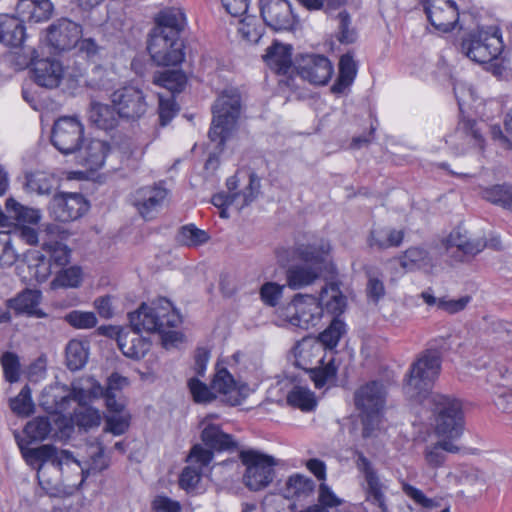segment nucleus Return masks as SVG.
<instances>
[{
  "instance_id": "a211bd4d",
  "label": "nucleus",
  "mask_w": 512,
  "mask_h": 512,
  "mask_svg": "<svg viewBox=\"0 0 512 512\" xmlns=\"http://www.w3.org/2000/svg\"><path fill=\"white\" fill-rule=\"evenodd\" d=\"M355 456L357 457L356 467L363 474L366 482V500L377 506L381 512H391L386 503L383 484L371 461L361 451H356Z\"/></svg>"
},
{
  "instance_id": "f03ea898",
  "label": "nucleus",
  "mask_w": 512,
  "mask_h": 512,
  "mask_svg": "<svg viewBox=\"0 0 512 512\" xmlns=\"http://www.w3.org/2000/svg\"><path fill=\"white\" fill-rule=\"evenodd\" d=\"M441 362V353L437 349H426L417 356L404 379L403 391L408 399L417 403L429 399L441 372Z\"/></svg>"
},
{
  "instance_id": "6ab92c4d",
  "label": "nucleus",
  "mask_w": 512,
  "mask_h": 512,
  "mask_svg": "<svg viewBox=\"0 0 512 512\" xmlns=\"http://www.w3.org/2000/svg\"><path fill=\"white\" fill-rule=\"evenodd\" d=\"M213 460V453L210 450L205 449L201 444H195L188 456L186 466L179 477V486L189 491L196 487L199 483L203 471Z\"/></svg>"
},
{
  "instance_id": "2eb2a0df",
  "label": "nucleus",
  "mask_w": 512,
  "mask_h": 512,
  "mask_svg": "<svg viewBox=\"0 0 512 512\" xmlns=\"http://www.w3.org/2000/svg\"><path fill=\"white\" fill-rule=\"evenodd\" d=\"M110 99L120 118L137 120L146 113L148 108L143 91L131 85L116 89Z\"/></svg>"
},
{
  "instance_id": "423d86ee",
  "label": "nucleus",
  "mask_w": 512,
  "mask_h": 512,
  "mask_svg": "<svg viewBox=\"0 0 512 512\" xmlns=\"http://www.w3.org/2000/svg\"><path fill=\"white\" fill-rule=\"evenodd\" d=\"M386 390L382 382L370 381L354 392V404L360 411L362 437L370 438L379 428L381 411L385 405Z\"/></svg>"
},
{
  "instance_id": "473e14b6",
  "label": "nucleus",
  "mask_w": 512,
  "mask_h": 512,
  "mask_svg": "<svg viewBox=\"0 0 512 512\" xmlns=\"http://www.w3.org/2000/svg\"><path fill=\"white\" fill-rule=\"evenodd\" d=\"M155 24L153 29H161L164 34L179 37L185 25V15L180 8H165L157 14Z\"/></svg>"
},
{
  "instance_id": "e433bc0d",
  "label": "nucleus",
  "mask_w": 512,
  "mask_h": 512,
  "mask_svg": "<svg viewBox=\"0 0 512 512\" xmlns=\"http://www.w3.org/2000/svg\"><path fill=\"white\" fill-rule=\"evenodd\" d=\"M118 114L114 106L92 102L89 110V120L102 130H112L118 124Z\"/></svg>"
},
{
  "instance_id": "13d9d810",
  "label": "nucleus",
  "mask_w": 512,
  "mask_h": 512,
  "mask_svg": "<svg viewBox=\"0 0 512 512\" xmlns=\"http://www.w3.org/2000/svg\"><path fill=\"white\" fill-rule=\"evenodd\" d=\"M336 20L338 22L337 39L339 42L343 44H351L355 42L357 34L351 27L350 15L346 11H341L338 13Z\"/></svg>"
},
{
  "instance_id": "72a5a7b5",
  "label": "nucleus",
  "mask_w": 512,
  "mask_h": 512,
  "mask_svg": "<svg viewBox=\"0 0 512 512\" xmlns=\"http://www.w3.org/2000/svg\"><path fill=\"white\" fill-rule=\"evenodd\" d=\"M105 449L103 437H98L87 445L88 467L87 469L81 467L84 477L100 473L109 467L110 459L105 454Z\"/></svg>"
},
{
  "instance_id": "c756f323",
  "label": "nucleus",
  "mask_w": 512,
  "mask_h": 512,
  "mask_svg": "<svg viewBox=\"0 0 512 512\" xmlns=\"http://www.w3.org/2000/svg\"><path fill=\"white\" fill-rule=\"evenodd\" d=\"M462 448L449 439L439 438L438 441L425 446L423 457L428 467L438 469L444 466L447 460V453L456 454Z\"/></svg>"
},
{
  "instance_id": "bb28decb",
  "label": "nucleus",
  "mask_w": 512,
  "mask_h": 512,
  "mask_svg": "<svg viewBox=\"0 0 512 512\" xmlns=\"http://www.w3.org/2000/svg\"><path fill=\"white\" fill-rule=\"evenodd\" d=\"M444 244L447 252L456 255L458 261H463L465 257L475 256L486 247V243L482 239H470L467 232L462 231L460 227L451 231Z\"/></svg>"
},
{
  "instance_id": "ddd939ff",
  "label": "nucleus",
  "mask_w": 512,
  "mask_h": 512,
  "mask_svg": "<svg viewBox=\"0 0 512 512\" xmlns=\"http://www.w3.org/2000/svg\"><path fill=\"white\" fill-rule=\"evenodd\" d=\"M464 0H421L430 24L447 33L456 28Z\"/></svg>"
},
{
  "instance_id": "412c9836",
  "label": "nucleus",
  "mask_w": 512,
  "mask_h": 512,
  "mask_svg": "<svg viewBox=\"0 0 512 512\" xmlns=\"http://www.w3.org/2000/svg\"><path fill=\"white\" fill-rule=\"evenodd\" d=\"M260 12L265 24L275 31H289L296 23L287 0H261Z\"/></svg>"
},
{
  "instance_id": "37998d69",
  "label": "nucleus",
  "mask_w": 512,
  "mask_h": 512,
  "mask_svg": "<svg viewBox=\"0 0 512 512\" xmlns=\"http://www.w3.org/2000/svg\"><path fill=\"white\" fill-rule=\"evenodd\" d=\"M187 82L185 74L180 70H166L154 76V83L172 93L181 92Z\"/></svg>"
},
{
  "instance_id": "4c0bfd02",
  "label": "nucleus",
  "mask_w": 512,
  "mask_h": 512,
  "mask_svg": "<svg viewBox=\"0 0 512 512\" xmlns=\"http://www.w3.org/2000/svg\"><path fill=\"white\" fill-rule=\"evenodd\" d=\"M41 299V290H22L15 298L8 300V306L16 313H27L39 317L44 314L37 310Z\"/></svg>"
},
{
  "instance_id": "dca6fc26",
  "label": "nucleus",
  "mask_w": 512,
  "mask_h": 512,
  "mask_svg": "<svg viewBox=\"0 0 512 512\" xmlns=\"http://www.w3.org/2000/svg\"><path fill=\"white\" fill-rule=\"evenodd\" d=\"M82 26L67 18L52 23L46 30V42L55 52H63L76 47L82 37Z\"/></svg>"
},
{
  "instance_id": "4be33fe9",
  "label": "nucleus",
  "mask_w": 512,
  "mask_h": 512,
  "mask_svg": "<svg viewBox=\"0 0 512 512\" xmlns=\"http://www.w3.org/2000/svg\"><path fill=\"white\" fill-rule=\"evenodd\" d=\"M331 61L318 54L302 55L297 64L300 77L314 85H325L333 74Z\"/></svg>"
},
{
  "instance_id": "680f3d73",
  "label": "nucleus",
  "mask_w": 512,
  "mask_h": 512,
  "mask_svg": "<svg viewBox=\"0 0 512 512\" xmlns=\"http://www.w3.org/2000/svg\"><path fill=\"white\" fill-rule=\"evenodd\" d=\"M259 190L260 179L255 173H251L249 175L248 186L243 191L237 193L240 194V197L237 201V208L242 209L254 201L259 193Z\"/></svg>"
},
{
  "instance_id": "c9c22d12",
  "label": "nucleus",
  "mask_w": 512,
  "mask_h": 512,
  "mask_svg": "<svg viewBox=\"0 0 512 512\" xmlns=\"http://www.w3.org/2000/svg\"><path fill=\"white\" fill-rule=\"evenodd\" d=\"M322 316L327 314L334 318L340 316L348 307V299L341 290H320L318 292Z\"/></svg>"
},
{
  "instance_id": "5fc2aeb1",
  "label": "nucleus",
  "mask_w": 512,
  "mask_h": 512,
  "mask_svg": "<svg viewBox=\"0 0 512 512\" xmlns=\"http://www.w3.org/2000/svg\"><path fill=\"white\" fill-rule=\"evenodd\" d=\"M11 410L17 415L29 416L33 413L34 404L31 398V389L25 385L19 394L10 400Z\"/></svg>"
},
{
  "instance_id": "79ce46f5",
  "label": "nucleus",
  "mask_w": 512,
  "mask_h": 512,
  "mask_svg": "<svg viewBox=\"0 0 512 512\" xmlns=\"http://www.w3.org/2000/svg\"><path fill=\"white\" fill-rule=\"evenodd\" d=\"M29 262L27 268L30 278L39 284L44 282L51 273L50 260L38 251H33L29 253Z\"/></svg>"
},
{
  "instance_id": "0eeeda50",
  "label": "nucleus",
  "mask_w": 512,
  "mask_h": 512,
  "mask_svg": "<svg viewBox=\"0 0 512 512\" xmlns=\"http://www.w3.org/2000/svg\"><path fill=\"white\" fill-rule=\"evenodd\" d=\"M241 97L236 89L224 90L213 106V120L209 130V138L223 147L235 129L240 114Z\"/></svg>"
},
{
  "instance_id": "20e7f679",
  "label": "nucleus",
  "mask_w": 512,
  "mask_h": 512,
  "mask_svg": "<svg viewBox=\"0 0 512 512\" xmlns=\"http://www.w3.org/2000/svg\"><path fill=\"white\" fill-rule=\"evenodd\" d=\"M434 416V434L438 438L455 442L464 431L461 402L451 396L434 393L427 400Z\"/></svg>"
},
{
  "instance_id": "7c9ffc66",
  "label": "nucleus",
  "mask_w": 512,
  "mask_h": 512,
  "mask_svg": "<svg viewBox=\"0 0 512 512\" xmlns=\"http://www.w3.org/2000/svg\"><path fill=\"white\" fill-rule=\"evenodd\" d=\"M110 148L108 144L102 140L92 139L83 147L80 146L79 158L83 166L91 171H96L104 165Z\"/></svg>"
},
{
  "instance_id": "f3484780",
  "label": "nucleus",
  "mask_w": 512,
  "mask_h": 512,
  "mask_svg": "<svg viewBox=\"0 0 512 512\" xmlns=\"http://www.w3.org/2000/svg\"><path fill=\"white\" fill-rule=\"evenodd\" d=\"M89 203L80 193L60 192L49 204L50 214L60 222L74 221L84 215Z\"/></svg>"
},
{
  "instance_id": "4468645a",
  "label": "nucleus",
  "mask_w": 512,
  "mask_h": 512,
  "mask_svg": "<svg viewBox=\"0 0 512 512\" xmlns=\"http://www.w3.org/2000/svg\"><path fill=\"white\" fill-rule=\"evenodd\" d=\"M87 398L88 392L84 388L73 386L69 389L65 385L56 383L43 389L39 405L50 414H61L68 409L72 400L81 404Z\"/></svg>"
},
{
  "instance_id": "a19ab883",
  "label": "nucleus",
  "mask_w": 512,
  "mask_h": 512,
  "mask_svg": "<svg viewBox=\"0 0 512 512\" xmlns=\"http://www.w3.org/2000/svg\"><path fill=\"white\" fill-rule=\"evenodd\" d=\"M118 154L122 165L121 169L135 171L140 165L145 150L134 143H125L119 148Z\"/></svg>"
},
{
  "instance_id": "39448f33",
  "label": "nucleus",
  "mask_w": 512,
  "mask_h": 512,
  "mask_svg": "<svg viewBox=\"0 0 512 512\" xmlns=\"http://www.w3.org/2000/svg\"><path fill=\"white\" fill-rule=\"evenodd\" d=\"M131 328L140 332H158L164 328H176L181 322L180 314L166 298H159L151 304L142 303L140 307L129 313Z\"/></svg>"
},
{
  "instance_id": "338daca9",
  "label": "nucleus",
  "mask_w": 512,
  "mask_h": 512,
  "mask_svg": "<svg viewBox=\"0 0 512 512\" xmlns=\"http://www.w3.org/2000/svg\"><path fill=\"white\" fill-rule=\"evenodd\" d=\"M188 387L195 402L206 403L215 398L213 390L196 378H191L188 381Z\"/></svg>"
},
{
  "instance_id": "ea45409f",
  "label": "nucleus",
  "mask_w": 512,
  "mask_h": 512,
  "mask_svg": "<svg viewBox=\"0 0 512 512\" xmlns=\"http://www.w3.org/2000/svg\"><path fill=\"white\" fill-rule=\"evenodd\" d=\"M209 239V234L205 230L197 228L194 224L182 226L176 235V241L186 247L201 246L207 243Z\"/></svg>"
},
{
  "instance_id": "1a4fd4ad",
  "label": "nucleus",
  "mask_w": 512,
  "mask_h": 512,
  "mask_svg": "<svg viewBox=\"0 0 512 512\" xmlns=\"http://www.w3.org/2000/svg\"><path fill=\"white\" fill-rule=\"evenodd\" d=\"M462 52L472 61L485 64L497 60L503 50V41L498 30H478L470 33L461 43Z\"/></svg>"
},
{
  "instance_id": "603ef678",
  "label": "nucleus",
  "mask_w": 512,
  "mask_h": 512,
  "mask_svg": "<svg viewBox=\"0 0 512 512\" xmlns=\"http://www.w3.org/2000/svg\"><path fill=\"white\" fill-rule=\"evenodd\" d=\"M483 197L494 204H499L509 210L511 209L512 189L509 186L495 185L486 188L483 191Z\"/></svg>"
},
{
  "instance_id": "09e8293b",
  "label": "nucleus",
  "mask_w": 512,
  "mask_h": 512,
  "mask_svg": "<svg viewBox=\"0 0 512 512\" xmlns=\"http://www.w3.org/2000/svg\"><path fill=\"white\" fill-rule=\"evenodd\" d=\"M346 332V325L340 318L332 319L329 326L319 334L320 342L327 348H334Z\"/></svg>"
},
{
  "instance_id": "052dcab7",
  "label": "nucleus",
  "mask_w": 512,
  "mask_h": 512,
  "mask_svg": "<svg viewBox=\"0 0 512 512\" xmlns=\"http://www.w3.org/2000/svg\"><path fill=\"white\" fill-rule=\"evenodd\" d=\"M235 381L232 375L225 369H220L214 375L211 389L220 394H228L235 389Z\"/></svg>"
},
{
  "instance_id": "4d7b16f0",
  "label": "nucleus",
  "mask_w": 512,
  "mask_h": 512,
  "mask_svg": "<svg viewBox=\"0 0 512 512\" xmlns=\"http://www.w3.org/2000/svg\"><path fill=\"white\" fill-rule=\"evenodd\" d=\"M65 321L76 329H91L97 325V318L93 312L73 310L64 317Z\"/></svg>"
},
{
  "instance_id": "2f4dec72",
  "label": "nucleus",
  "mask_w": 512,
  "mask_h": 512,
  "mask_svg": "<svg viewBox=\"0 0 512 512\" xmlns=\"http://www.w3.org/2000/svg\"><path fill=\"white\" fill-rule=\"evenodd\" d=\"M25 37V27L19 17L0 15V43L9 47H19Z\"/></svg>"
},
{
  "instance_id": "a878e982",
  "label": "nucleus",
  "mask_w": 512,
  "mask_h": 512,
  "mask_svg": "<svg viewBox=\"0 0 512 512\" xmlns=\"http://www.w3.org/2000/svg\"><path fill=\"white\" fill-rule=\"evenodd\" d=\"M34 82L44 88H57L64 78V67L59 60L52 58L34 59L31 62Z\"/></svg>"
},
{
  "instance_id": "cd10ccee",
  "label": "nucleus",
  "mask_w": 512,
  "mask_h": 512,
  "mask_svg": "<svg viewBox=\"0 0 512 512\" xmlns=\"http://www.w3.org/2000/svg\"><path fill=\"white\" fill-rule=\"evenodd\" d=\"M117 343L122 353L134 360L143 358L151 346L149 339L133 328L131 331H120L117 335Z\"/></svg>"
},
{
  "instance_id": "774afa93",
  "label": "nucleus",
  "mask_w": 512,
  "mask_h": 512,
  "mask_svg": "<svg viewBox=\"0 0 512 512\" xmlns=\"http://www.w3.org/2000/svg\"><path fill=\"white\" fill-rule=\"evenodd\" d=\"M311 379L317 388L323 387L329 380L335 378L337 368L333 361H330L323 367L310 369Z\"/></svg>"
},
{
  "instance_id": "bf43d9fd",
  "label": "nucleus",
  "mask_w": 512,
  "mask_h": 512,
  "mask_svg": "<svg viewBox=\"0 0 512 512\" xmlns=\"http://www.w3.org/2000/svg\"><path fill=\"white\" fill-rule=\"evenodd\" d=\"M129 384L128 379L119 375L118 373H113L108 378L107 386L105 389L101 387L100 384H93L92 393L96 396L98 394L108 393V394H122L123 388L127 387Z\"/></svg>"
},
{
  "instance_id": "864d4df0",
  "label": "nucleus",
  "mask_w": 512,
  "mask_h": 512,
  "mask_svg": "<svg viewBox=\"0 0 512 512\" xmlns=\"http://www.w3.org/2000/svg\"><path fill=\"white\" fill-rule=\"evenodd\" d=\"M82 280V271L73 266L60 271L52 282V288H77Z\"/></svg>"
},
{
  "instance_id": "aec40b11",
  "label": "nucleus",
  "mask_w": 512,
  "mask_h": 512,
  "mask_svg": "<svg viewBox=\"0 0 512 512\" xmlns=\"http://www.w3.org/2000/svg\"><path fill=\"white\" fill-rule=\"evenodd\" d=\"M167 196L168 190L161 182L144 186L137 189L133 194V205L142 218L151 220L161 210Z\"/></svg>"
},
{
  "instance_id": "b1692460",
  "label": "nucleus",
  "mask_w": 512,
  "mask_h": 512,
  "mask_svg": "<svg viewBox=\"0 0 512 512\" xmlns=\"http://www.w3.org/2000/svg\"><path fill=\"white\" fill-rule=\"evenodd\" d=\"M41 219L40 210L22 205L13 197L5 201V211L0 207V226L36 225Z\"/></svg>"
},
{
  "instance_id": "8fccbe9b",
  "label": "nucleus",
  "mask_w": 512,
  "mask_h": 512,
  "mask_svg": "<svg viewBox=\"0 0 512 512\" xmlns=\"http://www.w3.org/2000/svg\"><path fill=\"white\" fill-rule=\"evenodd\" d=\"M238 33L249 43H258L262 37V27L255 16H245L239 21Z\"/></svg>"
},
{
  "instance_id": "6e6552de",
  "label": "nucleus",
  "mask_w": 512,
  "mask_h": 512,
  "mask_svg": "<svg viewBox=\"0 0 512 512\" xmlns=\"http://www.w3.org/2000/svg\"><path fill=\"white\" fill-rule=\"evenodd\" d=\"M239 458L246 467L243 482L252 491L267 487L274 477L275 460L272 456L249 449L241 450Z\"/></svg>"
},
{
  "instance_id": "de8ad7c7",
  "label": "nucleus",
  "mask_w": 512,
  "mask_h": 512,
  "mask_svg": "<svg viewBox=\"0 0 512 512\" xmlns=\"http://www.w3.org/2000/svg\"><path fill=\"white\" fill-rule=\"evenodd\" d=\"M88 358L87 350L82 342L71 340L66 347V362L70 370L81 369Z\"/></svg>"
},
{
  "instance_id": "9d476101",
  "label": "nucleus",
  "mask_w": 512,
  "mask_h": 512,
  "mask_svg": "<svg viewBox=\"0 0 512 512\" xmlns=\"http://www.w3.org/2000/svg\"><path fill=\"white\" fill-rule=\"evenodd\" d=\"M147 49L153 61L159 66L178 65L185 57L183 43L179 37L164 34L161 29H152Z\"/></svg>"
},
{
  "instance_id": "69168bd1",
  "label": "nucleus",
  "mask_w": 512,
  "mask_h": 512,
  "mask_svg": "<svg viewBox=\"0 0 512 512\" xmlns=\"http://www.w3.org/2000/svg\"><path fill=\"white\" fill-rule=\"evenodd\" d=\"M18 254L14 249L8 233H0V264L11 266L16 262Z\"/></svg>"
},
{
  "instance_id": "9b49d317",
  "label": "nucleus",
  "mask_w": 512,
  "mask_h": 512,
  "mask_svg": "<svg viewBox=\"0 0 512 512\" xmlns=\"http://www.w3.org/2000/svg\"><path fill=\"white\" fill-rule=\"evenodd\" d=\"M288 322L301 329L316 326L322 318L319 296L312 294H297L286 307Z\"/></svg>"
},
{
  "instance_id": "6e6d98bb",
  "label": "nucleus",
  "mask_w": 512,
  "mask_h": 512,
  "mask_svg": "<svg viewBox=\"0 0 512 512\" xmlns=\"http://www.w3.org/2000/svg\"><path fill=\"white\" fill-rule=\"evenodd\" d=\"M72 421L75 425L85 430L100 425L101 417L97 410L90 407H80L74 412Z\"/></svg>"
},
{
  "instance_id": "a18cd8bd",
  "label": "nucleus",
  "mask_w": 512,
  "mask_h": 512,
  "mask_svg": "<svg viewBox=\"0 0 512 512\" xmlns=\"http://www.w3.org/2000/svg\"><path fill=\"white\" fill-rule=\"evenodd\" d=\"M54 179L44 172L28 173L25 189L38 195H48L52 192Z\"/></svg>"
},
{
  "instance_id": "f704fd0d",
  "label": "nucleus",
  "mask_w": 512,
  "mask_h": 512,
  "mask_svg": "<svg viewBox=\"0 0 512 512\" xmlns=\"http://www.w3.org/2000/svg\"><path fill=\"white\" fill-rule=\"evenodd\" d=\"M292 48L275 42L267 48L264 60L267 65L279 74H286L292 65Z\"/></svg>"
},
{
  "instance_id": "e2e57ef3",
  "label": "nucleus",
  "mask_w": 512,
  "mask_h": 512,
  "mask_svg": "<svg viewBox=\"0 0 512 512\" xmlns=\"http://www.w3.org/2000/svg\"><path fill=\"white\" fill-rule=\"evenodd\" d=\"M43 249L57 265H64L69 261L70 249L63 243L51 241L45 243Z\"/></svg>"
},
{
  "instance_id": "0e129e2a",
  "label": "nucleus",
  "mask_w": 512,
  "mask_h": 512,
  "mask_svg": "<svg viewBox=\"0 0 512 512\" xmlns=\"http://www.w3.org/2000/svg\"><path fill=\"white\" fill-rule=\"evenodd\" d=\"M1 364L4 371L5 379L10 382H16L19 379V359L12 352H5L1 356Z\"/></svg>"
},
{
  "instance_id": "3c124183",
  "label": "nucleus",
  "mask_w": 512,
  "mask_h": 512,
  "mask_svg": "<svg viewBox=\"0 0 512 512\" xmlns=\"http://www.w3.org/2000/svg\"><path fill=\"white\" fill-rule=\"evenodd\" d=\"M400 263L405 269L426 268L430 265V258L424 249L413 247L406 250Z\"/></svg>"
},
{
  "instance_id": "58836bf2",
  "label": "nucleus",
  "mask_w": 512,
  "mask_h": 512,
  "mask_svg": "<svg viewBox=\"0 0 512 512\" xmlns=\"http://www.w3.org/2000/svg\"><path fill=\"white\" fill-rule=\"evenodd\" d=\"M315 489L314 481L301 474L290 476L284 487V496L290 498H306L310 496Z\"/></svg>"
},
{
  "instance_id": "c03bdc74",
  "label": "nucleus",
  "mask_w": 512,
  "mask_h": 512,
  "mask_svg": "<svg viewBox=\"0 0 512 512\" xmlns=\"http://www.w3.org/2000/svg\"><path fill=\"white\" fill-rule=\"evenodd\" d=\"M51 431L52 425L48 417H36L30 420L24 428V433L29 439V443L45 440Z\"/></svg>"
},
{
  "instance_id": "49530a36",
  "label": "nucleus",
  "mask_w": 512,
  "mask_h": 512,
  "mask_svg": "<svg viewBox=\"0 0 512 512\" xmlns=\"http://www.w3.org/2000/svg\"><path fill=\"white\" fill-rule=\"evenodd\" d=\"M289 405L299 408L302 411H311L316 406L314 393L309 389L295 386L287 395Z\"/></svg>"
},
{
  "instance_id": "393cba45",
  "label": "nucleus",
  "mask_w": 512,
  "mask_h": 512,
  "mask_svg": "<svg viewBox=\"0 0 512 512\" xmlns=\"http://www.w3.org/2000/svg\"><path fill=\"white\" fill-rule=\"evenodd\" d=\"M217 416L208 414L200 421L201 440L213 454L214 451H232L237 449V443L232 435L222 431L219 425L212 422Z\"/></svg>"
},
{
  "instance_id": "7ed1b4c3",
  "label": "nucleus",
  "mask_w": 512,
  "mask_h": 512,
  "mask_svg": "<svg viewBox=\"0 0 512 512\" xmlns=\"http://www.w3.org/2000/svg\"><path fill=\"white\" fill-rule=\"evenodd\" d=\"M19 447L27 464L37 469V479L45 494L50 497H61L63 488L59 480L46 477L44 464L50 462L60 472L64 464L75 463L81 467L80 462L73 457L70 451L58 450L55 446L49 444L30 448L20 443Z\"/></svg>"
},
{
  "instance_id": "f8f14e48",
  "label": "nucleus",
  "mask_w": 512,
  "mask_h": 512,
  "mask_svg": "<svg viewBox=\"0 0 512 512\" xmlns=\"http://www.w3.org/2000/svg\"><path fill=\"white\" fill-rule=\"evenodd\" d=\"M51 141L62 154L75 153L84 143V126L76 117H60L53 125Z\"/></svg>"
},
{
  "instance_id": "5701e85b",
  "label": "nucleus",
  "mask_w": 512,
  "mask_h": 512,
  "mask_svg": "<svg viewBox=\"0 0 512 512\" xmlns=\"http://www.w3.org/2000/svg\"><path fill=\"white\" fill-rule=\"evenodd\" d=\"M475 120H461L454 133L446 138V143L457 153H464L470 148H483L482 127Z\"/></svg>"
},
{
  "instance_id": "c85d7f7f",
  "label": "nucleus",
  "mask_w": 512,
  "mask_h": 512,
  "mask_svg": "<svg viewBox=\"0 0 512 512\" xmlns=\"http://www.w3.org/2000/svg\"><path fill=\"white\" fill-rule=\"evenodd\" d=\"M54 7L50 0H18L16 12L24 22L39 23L51 18Z\"/></svg>"
},
{
  "instance_id": "f257e3e1",
  "label": "nucleus",
  "mask_w": 512,
  "mask_h": 512,
  "mask_svg": "<svg viewBox=\"0 0 512 512\" xmlns=\"http://www.w3.org/2000/svg\"><path fill=\"white\" fill-rule=\"evenodd\" d=\"M330 251V243L326 240L296 246L293 257L300 262L290 265L286 271L289 287L313 286L323 277L326 281L323 288H339L342 282L338 279L335 266L328 261Z\"/></svg>"
}]
</instances>
